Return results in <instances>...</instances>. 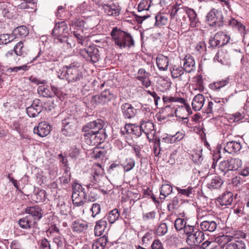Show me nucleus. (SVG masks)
<instances>
[{
  "label": "nucleus",
  "instance_id": "1",
  "mask_svg": "<svg viewBox=\"0 0 249 249\" xmlns=\"http://www.w3.org/2000/svg\"><path fill=\"white\" fill-rule=\"evenodd\" d=\"M79 68V63H71L63 67L58 76L61 79H66L68 83L77 82L83 79L82 72Z\"/></svg>",
  "mask_w": 249,
  "mask_h": 249
},
{
  "label": "nucleus",
  "instance_id": "2",
  "mask_svg": "<svg viewBox=\"0 0 249 249\" xmlns=\"http://www.w3.org/2000/svg\"><path fill=\"white\" fill-rule=\"evenodd\" d=\"M111 36L115 44L120 49L130 48L134 44V40L129 33L117 27L113 29Z\"/></svg>",
  "mask_w": 249,
  "mask_h": 249
},
{
  "label": "nucleus",
  "instance_id": "3",
  "mask_svg": "<svg viewBox=\"0 0 249 249\" xmlns=\"http://www.w3.org/2000/svg\"><path fill=\"white\" fill-rule=\"evenodd\" d=\"M104 173V169L100 164L94 165L89 177L90 183L88 187H94L96 189L102 187L104 184V181L106 179Z\"/></svg>",
  "mask_w": 249,
  "mask_h": 249
},
{
  "label": "nucleus",
  "instance_id": "4",
  "mask_svg": "<svg viewBox=\"0 0 249 249\" xmlns=\"http://www.w3.org/2000/svg\"><path fill=\"white\" fill-rule=\"evenodd\" d=\"M242 161L239 158H231L220 162L218 169L224 176L229 177L230 172L237 170L241 167Z\"/></svg>",
  "mask_w": 249,
  "mask_h": 249
},
{
  "label": "nucleus",
  "instance_id": "5",
  "mask_svg": "<svg viewBox=\"0 0 249 249\" xmlns=\"http://www.w3.org/2000/svg\"><path fill=\"white\" fill-rule=\"evenodd\" d=\"M186 6H181L180 4H174L171 6V9L169 10L171 18V22H176V24L179 25L181 21H185L186 19Z\"/></svg>",
  "mask_w": 249,
  "mask_h": 249
},
{
  "label": "nucleus",
  "instance_id": "6",
  "mask_svg": "<svg viewBox=\"0 0 249 249\" xmlns=\"http://www.w3.org/2000/svg\"><path fill=\"white\" fill-rule=\"evenodd\" d=\"M72 199L73 204L76 206H81L86 202L87 195L84 191V188L82 185L77 183H74L72 185Z\"/></svg>",
  "mask_w": 249,
  "mask_h": 249
},
{
  "label": "nucleus",
  "instance_id": "7",
  "mask_svg": "<svg viewBox=\"0 0 249 249\" xmlns=\"http://www.w3.org/2000/svg\"><path fill=\"white\" fill-rule=\"evenodd\" d=\"M224 17L221 11L215 8L212 9L207 14L206 20L211 26L215 27L223 25Z\"/></svg>",
  "mask_w": 249,
  "mask_h": 249
},
{
  "label": "nucleus",
  "instance_id": "8",
  "mask_svg": "<svg viewBox=\"0 0 249 249\" xmlns=\"http://www.w3.org/2000/svg\"><path fill=\"white\" fill-rule=\"evenodd\" d=\"M69 32V29L65 21L56 23L52 32V35L61 42H63L67 37L66 34Z\"/></svg>",
  "mask_w": 249,
  "mask_h": 249
},
{
  "label": "nucleus",
  "instance_id": "9",
  "mask_svg": "<svg viewBox=\"0 0 249 249\" xmlns=\"http://www.w3.org/2000/svg\"><path fill=\"white\" fill-rule=\"evenodd\" d=\"M80 54L87 61H91L94 63L98 62L100 58L98 49L94 46L80 50Z\"/></svg>",
  "mask_w": 249,
  "mask_h": 249
},
{
  "label": "nucleus",
  "instance_id": "10",
  "mask_svg": "<svg viewBox=\"0 0 249 249\" xmlns=\"http://www.w3.org/2000/svg\"><path fill=\"white\" fill-rule=\"evenodd\" d=\"M107 136L105 130L97 133H85L84 137L85 142L89 145H94L101 143Z\"/></svg>",
  "mask_w": 249,
  "mask_h": 249
},
{
  "label": "nucleus",
  "instance_id": "11",
  "mask_svg": "<svg viewBox=\"0 0 249 249\" xmlns=\"http://www.w3.org/2000/svg\"><path fill=\"white\" fill-rule=\"evenodd\" d=\"M105 124L104 121L101 119L96 120L87 123L82 128L83 131L85 133H97L102 132Z\"/></svg>",
  "mask_w": 249,
  "mask_h": 249
},
{
  "label": "nucleus",
  "instance_id": "12",
  "mask_svg": "<svg viewBox=\"0 0 249 249\" xmlns=\"http://www.w3.org/2000/svg\"><path fill=\"white\" fill-rule=\"evenodd\" d=\"M141 134L144 133L147 139L151 141L154 139L156 130L153 123L149 120L142 119L140 122Z\"/></svg>",
  "mask_w": 249,
  "mask_h": 249
},
{
  "label": "nucleus",
  "instance_id": "13",
  "mask_svg": "<svg viewBox=\"0 0 249 249\" xmlns=\"http://www.w3.org/2000/svg\"><path fill=\"white\" fill-rule=\"evenodd\" d=\"M151 0H142L139 4L138 7L139 14L135 15L136 20L138 23H141L149 17V14L143 15L142 12L148 11L151 5Z\"/></svg>",
  "mask_w": 249,
  "mask_h": 249
},
{
  "label": "nucleus",
  "instance_id": "14",
  "mask_svg": "<svg viewBox=\"0 0 249 249\" xmlns=\"http://www.w3.org/2000/svg\"><path fill=\"white\" fill-rule=\"evenodd\" d=\"M170 71L173 78H178L179 80L185 83L189 81V76L188 73L184 72V69L181 66L178 65H172Z\"/></svg>",
  "mask_w": 249,
  "mask_h": 249
},
{
  "label": "nucleus",
  "instance_id": "15",
  "mask_svg": "<svg viewBox=\"0 0 249 249\" xmlns=\"http://www.w3.org/2000/svg\"><path fill=\"white\" fill-rule=\"evenodd\" d=\"M204 240V234L203 232L198 229H196V230L187 237L186 242L188 245L193 246L201 243Z\"/></svg>",
  "mask_w": 249,
  "mask_h": 249
},
{
  "label": "nucleus",
  "instance_id": "16",
  "mask_svg": "<svg viewBox=\"0 0 249 249\" xmlns=\"http://www.w3.org/2000/svg\"><path fill=\"white\" fill-rule=\"evenodd\" d=\"M38 91L44 97H52L54 95L59 97L61 95L60 89L53 86H51V90L44 86H39Z\"/></svg>",
  "mask_w": 249,
  "mask_h": 249
},
{
  "label": "nucleus",
  "instance_id": "17",
  "mask_svg": "<svg viewBox=\"0 0 249 249\" xmlns=\"http://www.w3.org/2000/svg\"><path fill=\"white\" fill-rule=\"evenodd\" d=\"M114 98V95L108 89H105L99 95H95L93 99L98 103L104 105Z\"/></svg>",
  "mask_w": 249,
  "mask_h": 249
},
{
  "label": "nucleus",
  "instance_id": "18",
  "mask_svg": "<svg viewBox=\"0 0 249 249\" xmlns=\"http://www.w3.org/2000/svg\"><path fill=\"white\" fill-rule=\"evenodd\" d=\"M42 111V107L40 105V101L36 99L33 104L26 108V112L30 117H36Z\"/></svg>",
  "mask_w": 249,
  "mask_h": 249
},
{
  "label": "nucleus",
  "instance_id": "19",
  "mask_svg": "<svg viewBox=\"0 0 249 249\" xmlns=\"http://www.w3.org/2000/svg\"><path fill=\"white\" fill-rule=\"evenodd\" d=\"M51 126L45 122L40 123L37 127H35L34 132L41 137L47 136L50 132Z\"/></svg>",
  "mask_w": 249,
  "mask_h": 249
},
{
  "label": "nucleus",
  "instance_id": "20",
  "mask_svg": "<svg viewBox=\"0 0 249 249\" xmlns=\"http://www.w3.org/2000/svg\"><path fill=\"white\" fill-rule=\"evenodd\" d=\"M101 6L104 12L108 16L116 17L120 14V8L118 5L103 3Z\"/></svg>",
  "mask_w": 249,
  "mask_h": 249
},
{
  "label": "nucleus",
  "instance_id": "21",
  "mask_svg": "<svg viewBox=\"0 0 249 249\" xmlns=\"http://www.w3.org/2000/svg\"><path fill=\"white\" fill-rule=\"evenodd\" d=\"M62 132L66 136H71L74 130V125L71 119H65L62 121Z\"/></svg>",
  "mask_w": 249,
  "mask_h": 249
},
{
  "label": "nucleus",
  "instance_id": "22",
  "mask_svg": "<svg viewBox=\"0 0 249 249\" xmlns=\"http://www.w3.org/2000/svg\"><path fill=\"white\" fill-rule=\"evenodd\" d=\"M123 114L125 119H131L137 114V109L131 104L125 103L121 107Z\"/></svg>",
  "mask_w": 249,
  "mask_h": 249
},
{
  "label": "nucleus",
  "instance_id": "23",
  "mask_svg": "<svg viewBox=\"0 0 249 249\" xmlns=\"http://www.w3.org/2000/svg\"><path fill=\"white\" fill-rule=\"evenodd\" d=\"M241 148L240 142L232 141L226 143L224 148V151L229 154L233 155L239 151Z\"/></svg>",
  "mask_w": 249,
  "mask_h": 249
},
{
  "label": "nucleus",
  "instance_id": "24",
  "mask_svg": "<svg viewBox=\"0 0 249 249\" xmlns=\"http://www.w3.org/2000/svg\"><path fill=\"white\" fill-rule=\"evenodd\" d=\"M88 227V223L82 220H77L73 221L71 225L73 231L77 233L85 232Z\"/></svg>",
  "mask_w": 249,
  "mask_h": 249
},
{
  "label": "nucleus",
  "instance_id": "25",
  "mask_svg": "<svg viewBox=\"0 0 249 249\" xmlns=\"http://www.w3.org/2000/svg\"><path fill=\"white\" fill-rule=\"evenodd\" d=\"M26 213L31 215L34 220L40 219L43 215L42 210L38 205L27 207L25 210Z\"/></svg>",
  "mask_w": 249,
  "mask_h": 249
},
{
  "label": "nucleus",
  "instance_id": "26",
  "mask_svg": "<svg viewBox=\"0 0 249 249\" xmlns=\"http://www.w3.org/2000/svg\"><path fill=\"white\" fill-rule=\"evenodd\" d=\"M176 99L175 101H173V102H171V103H169L168 104V105L166 106V107H169L173 108L175 110V108H176V104H181V106L185 107V109L186 111V113L188 115L189 114L191 113V108L189 106V104H188L186 102V101L185 99H184L183 98L181 97H178L176 96Z\"/></svg>",
  "mask_w": 249,
  "mask_h": 249
},
{
  "label": "nucleus",
  "instance_id": "27",
  "mask_svg": "<svg viewBox=\"0 0 249 249\" xmlns=\"http://www.w3.org/2000/svg\"><path fill=\"white\" fill-rule=\"evenodd\" d=\"M205 97L201 94H197L193 98L192 102L193 109L195 111L200 110L205 103Z\"/></svg>",
  "mask_w": 249,
  "mask_h": 249
},
{
  "label": "nucleus",
  "instance_id": "28",
  "mask_svg": "<svg viewBox=\"0 0 249 249\" xmlns=\"http://www.w3.org/2000/svg\"><path fill=\"white\" fill-rule=\"evenodd\" d=\"M186 15H187L189 18L191 27L195 28L199 26V20L197 14L193 9L187 7Z\"/></svg>",
  "mask_w": 249,
  "mask_h": 249
},
{
  "label": "nucleus",
  "instance_id": "29",
  "mask_svg": "<svg viewBox=\"0 0 249 249\" xmlns=\"http://www.w3.org/2000/svg\"><path fill=\"white\" fill-rule=\"evenodd\" d=\"M107 224L106 217L97 221L94 228L95 236L101 235L107 228Z\"/></svg>",
  "mask_w": 249,
  "mask_h": 249
},
{
  "label": "nucleus",
  "instance_id": "30",
  "mask_svg": "<svg viewBox=\"0 0 249 249\" xmlns=\"http://www.w3.org/2000/svg\"><path fill=\"white\" fill-rule=\"evenodd\" d=\"M157 65L160 71H166L169 66L168 57L162 54H159L156 58Z\"/></svg>",
  "mask_w": 249,
  "mask_h": 249
},
{
  "label": "nucleus",
  "instance_id": "31",
  "mask_svg": "<svg viewBox=\"0 0 249 249\" xmlns=\"http://www.w3.org/2000/svg\"><path fill=\"white\" fill-rule=\"evenodd\" d=\"M217 225L214 221L204 220L201 222L200 227L202 231L212 232L215 231Z\"/></svg>",
  "mask_w": 249,
  "mask_h": 249
},
{
  "label": "nucleus",
  "instance_id": "32",
  "mask_svg": "<svg viewBox=\"0 0 249 249\" xmlns=\"http://www.w3.org/2000/svg\"><path fill=\"white\" fill-rule=\"evenodd\" d=\"M18 223L21 228L27 229L34 227L36 222L32 220L30 216H26L19 219Z\"/></svg>",
  "mask_w": 249,
  "mask_h": 249
},
{
  "label": "nucleus",
  "instance_id": "33",
  "mask_svg": "<svg viewBox=\"0 0 249 249\" xmlns=\"http://www.w3.org/2000/svg\"><path fill=\"white\" fill-rule=\"evenodd\" d=\"M183 61V68L187 73L195 70V61L192 56H186Z\"/></svg>",
  "mask_w": 249,
  "mask_h": 249
},
{
  "label": "nucleus",
  "instance_id": "34",
  "mask_svg": "<svg viewBox=\"0 0 249 249\" xmlns=\"http://www.w3.org/2000/svg\"><path fill=\"white\" fill-rule=\"evenodd\" d=\"M218 201L222 206L230 205L233 201V194L231 192H226L218 197Z\"/></svg>",
  "mask_w": 249,
  "mask_h": 249
},
{
  "label": "nucleus",
  "instance_id": "35",
  "mask_svg": "<svg viewBox=\"0 0 249 249\" xmlns=\"http://www.w3.org/2000/svg\"><path fill=\"white\" fill-rule=\"evenodd\" d=\"M12 33L15 39L22 38L28 35L29 31L26 26H20L15 28Z\"/></svg>",
  "mask_w": 249,
  "mask_h": 249
},
{
  "label": "nucleus",
  "instance_id": "36",
  "mask_svg": "<svg viewBox=\"0 0 249 249\" xmlns=\"http://www.w3.org/2000/svg\"><path fill=\"white\" fill-rule=\"evenodd\" d=\"M124 129L128 134L135 135L138 137L141 135L140 126L132 124H125Z\"/></svg>",
  "mask_w": 249,
  "mask_h": 249
},
{
  "label": "nucleus",
  "instance_id": "37",
  "mask_svg": "<svg viewBox=\"0 0 249 249\" xmlns=\"http://www.w3.org/2000/svg\"><path fill=\"white\" fill-rule=\"evenodd\" d=\"M223 182L221 179L218 176L213 177L207 182V187L211 189H218L222 184Z\"/></svg>",
  "mask_w": 249,
  "mask_h": 249
},
{
  "label": "nucleus",
  "instance_id": "38",
  "mask_svg": "<svg viewBox=\"0 0 249 249\" xmlns=\"http://www.w3.org/2000/svg\"><path fill=\"white\" fill-rule=\"evenodd\" d=\"M229 55L227 50L221 49L218 50L216 53L214 57V60H216L222 64H224L229 59Z\"/></svg>",
  "mask_w": 249,
  "mask_h": 249
},
{
  "label": "nucleus",
  "instance_id": "39",
  "mask_svg": "<svg viewBox=\"0 0 249 249\" xmlns=\"http://www.w3.org/2000/svg\"><path fill=\"white\" fill-rule=\"evenodd\" d=\"M107 241V236L105 235L99 238L93 243L92 249H105Z\"/></svg>",
  "mask_w": 249,
  "mask_h": 249
},
{
  "label": "nucleus",
  "instance_id": "40",
  "mask_svg": "<svg viewBox=\"0 0 249 249\" xmlns=\"http://www.w3.org/2000/svg\"><path fill=\"white\" fill-rule=\"evenodd\" d=\"M229 25L237 29L241 35H244L245 34V27L241 22L238 21L234 18H232L229 21Z\"/></svg>",
  "mask_w": 249,
  "mask_h": 249
},
{
  "label": "nucleus",
  "instance_id": "41",
  "mask_svg": "<svg viewBox=\"0 0 249 249\" xmlns=\"http://www.w3.org/2000/svg\"><path fill=\"white\" fill-rule=\"evenodd\" d=\"M225 249H246L245 243L241 240L231 242L226 246Z\"/></svg>",
  "mask_w": 249,
  "mask_h": 249
},
{
  "label": "nucleus",
  "instance_id": "42",
  "mask_svg": "<svg viewBox=\"0 0 249 249\" xmlns=\"http://www.w3.org/2000/svg\"><path fill=\"white\" fill-rule=\"evenodd\" d=\"M216 34L220 46H224L229 42L231 38L229 35L222 32H217Z\"/></svg>",
  "mask_w": 249,
  "mask_h": 249
},
{
  "label": "nucleus",
  "instance_id": "43",
  "mask_svg": "<svg viewBox=\"0 0 249 249\" xmlns=\"http://www.w3.org/2000/svg\"><path fill=\"white\" fill-rule=\"evenodd\" d=\"M171 87V82L165 79H160L158 83V88L162 92L169 89Z\"/></svg>",
  "mask_w": 249,
  "mask_h": 249
},
{
  "label": "nucleus",
  "instance_id": "44",
  "mask_svg": "<svg viewBox=\"0 0 249 249\" xmlns=\"http://www.w3.org/2000/svg\"><path fill=\"white\" fill-rule=\"evenodd\" d=\"M172 187L170 185L167 184L162 185L160 190V198L164 199L172 193Z\"/></svg>",
  "mask_w": 249,
  "mask_h": 249
},
{
  "label": "nucleus",
  "instance_id": "45",
  "mask_svg": "<svg viewBox=\"0 0 249 249\" xmlns=\"http://www.w3.org/2000/svg\"><path fill=\"white\" fill-rule=\"evenodd\" d=\"M219 106L220 105L219 103L216 101L209 102L205 112L207 114L212 113L214 112H217Z\"/></svg>",
  "mask_w": 249,
  "mask_h": 249
},
{
  "label": "nucleus",
  "instance_id": "46",
  "mask_svg": "<svg viewBox=\"0 0 249 249\" xmlns=\"http://www.w3.org/2000/svg\"><path fill=\"white\" fill-rule=\"evenodd\" d=\"M120 216V213L117 209L111 211L107 215L106 220L107 219L110 224L114 223Z\"/></svg>",
  "mask_w": 249,
  "mask_h": 249
},
{
  "label": "nucleus",
  "instance_id": "47",
  "mask_svg": "<svg viewBox=\"0 0 249 249\" xmlns=\"http://www.w3.org/2000/svg\"><path fill=\"white\" fill-rule=\"evenodd\" d=\"M229 78L227 77L221 81L214 82L213 84H211L210 85V88L213 90L219 89L227 85L229 83Z\"/></svg>",
  "mask_w": 249,
  "mask_h": 249
},
{
  "label": "nucleus",
  "instance_id": "48",
  "mask_svg": "<svg viewBox=\"0 0 249 249\" xmlns=\"http://www.w3.org/2000/svg\"><path fill=\"white\" fill-rule=\"evenodd\" d=\"M233 237L227 235H222L216 237L215 239L216 242L221 246L226 245L230 243Z\"/></svg>",
  "mask_w": 249,
  "mask_h": 249
},
{
  "label": "nucleus",
  "instance_id": "49",
  "mask_svg": "<svg viewBox=\"0 0 249 249\" xmlns=\"http://www.w3.org/2000/svg\"><path fill=\"white\" fill-rule=\"evenodd\" d=\"M15 39L13 33L11 34H3L0 35V44H7Z\"/></svg>",
  "mask_w": 249,
  "mask_h": 249
},
{
  "label": "nucleus",
  "instance_id": "50",
  "mask_svg": "<svg viewBox=\"0 0 249 249\" xmlns=\"http://www.w3.org/2000/svg\"><path fill=\"white\" fill-rule=\"evenodd\" d=\"M135 164V161L131 158L126 159L122 163L124 172H128L132 170Z\"/></svg>",
  "mask_w": 249,
  "mask_h": 249
},
{
  "label": "nucleus",
  "instance_id": "51",
  "mask_svg": "<svg viewBox=\"0 0 249 249\" xmlns=\"http://www.w3.org/2000/svg\"><path fill=\"white\" fill-rule=\"evenodd\" d=\"M155 25L162 26L166 24L168 21V18L165 15L158 14L155 16Z\"/></svg>",
  "mask_w": 249,
  "mask_h": 249
},
{
  "label": "nucleus",
  "instance_id": "52",
  "mask_svg": "<svg viewBox=\"0 0 249 249\" xmlns=\"http://www.w3.org/2000/svg\"><path fill=\"white\" fill-rule=\"evenodd\" d=\"M194 84L196 85V88L195 89H197L199 91H202L204 90V87L203 85L202 76L200 75L196 76L194 78Z\"/></svg>",
  "mask_w": 249,
  "mask_h": 249
},
{
  "label": "nucleus",
  "instance_id": "53",
  "mask_svg": "<svg viewBox=\"0 0 249 249\" xmlns=\"http://www.w3.org/2000/svg\"><path fill=\"white\" fill-rule=\"evenodd\" d=\"M168 231V227L164 223H162L157 227L156 230V233L159 236L164 235Z\"/></svg>",
  "mask_w": 249,
  "mask_h": 249
},
{
  "label": "nucleus",
  "instance_id": "54",
  "mask_svg": "<svg viewBox=\"0 0 249 249\" xmlns=\"http://www.w3.org/2000/svg\"><path fill=\"white\" fill-rule=\"evenodd\" d=\"M186 224V220L181 218H177L174 223L175 228L178 231H182Z\"/></svg>",
  "mask_w": 249,
  "mask_h": 249
},
{
  "label": "nucleus",
  "instance_id": "55",
  "mask_svg": "<svg viewBox=\"0 0 249 249\" xmlns=\"http://www.w3.org/2000/svg\"><path fill=\"white\" fill-rule=\"evenodd\" d=\"M45 194L44 190H40L33 196V199L36 203L44 202L45 200Z\"/></svg>",
  "mask_w": 249,
  "mask_h": 249
},
{
  "label": "nucleus",
  "instance_id": "56",
  "mask_svg": "<svg viewBox=\"0 0 249 249\" xmlns=\"http://www.w3.org/2000/svg\"><path fill=\"white\" fill-rule=\"evenodd\" d=\"M14 52L18 55H23L25 53V49L23 47L22 41H20L14 47Z\"/></svg>",
  "mask_w": 249,
  "mask_h": 249
},
{
  "label": "nucleus",
  "instance_id": "57",
  "mask_svg": "<svg viewBox=\"0 0 249 249\" xmlns=\"http://www.w3.org/2000/svg\"><path fill=\"white\" fill-rule=\"evenodd\" d=\"M53 242L55 244L57 249L61 248L64 245L65 240L61 235H55L53 239Z\"/></svg>",
  "mask_w": 249,
  "mask_h": 249
},
{
  "label": "nucleus",
  "instance_id": "58",
  "mask_svg": "<svg viewBox=\"0 0 249 249\" xmlns=\"http://www.w3.org/2000/svg\"><path fill=\"white\" fill-rule=\"evenodd\" d=\"M57 207L60 210V213L62 215H67L69 211V207L63 201H61L57 204Z\"/></svg>",
  "mask_w": 249,
  "mask_h": 249
},
{
  "label": "nucleus",
  "instance_id": "59",
  "mask_svg": "<svg viewBox=\"0 0 249 249\" xmlns=\"http://www.w3.org/2000/svg\"><path fill=\"white\" fill-rule=\"evenodd\" d=\"M90 211L91 213V216L93 217H96L101 212V206L97 203L92 204Z\"/></svg>",
  "mask_w": 249,
  "mask_h": 249
},
{
  "label": "nucleus",
  "instance_id": "60",
  "mask_svg": "<svg viewBox=\"0 0 249 249\" xmlns=\"http://www.w3.org/2000/svg\"><path fill=\"white\" fill-rule=\"evenodd\" d=\"M69 24L70 26L74 27L75 29L78 30L84 26L85 22L83 20L75 19L71 20Z\"/></svg>",
  "mask_w": 249,
  "mask_h": 249
},
{
  "label": "nucleus",
  "instance_id": "61",
  "mask_svg": "<svg viewBox=\"0 0 249 249\" xmlns=\"http://www.w3.org/2000/svg\"><path fill=\"white\" fill-rule=\"evenodd\" d=\"M176 189L178 194L189 197L193 193V188L189 186L186 189H181L179 187H176Z\"/></svg>",
  "mask_w": 249,
  "mask_h": 249
},
{
  "label": "nucleus",
  "instance_id": "62",
  "mask_svg": "<svg viewBox=\"0 0 249 249\" xmlns=\"http://www.w3.org/2000/svg\"><path fill=\"white\" fill-rule=\"evenodd\" d=\"M192 160L194 162L198 163L201 162L202 160V150L198 149L194 151L192 154Z\"/></svg>",
  "mask_w": 249,
  "mask_h": 249
},
{
  "label": "nucleus",
  "instance_id": "63",
  "mask_svg": "<svg viewBox=\"0 0 249 249\" xmlns=\"http://www.w3.org/2000/svg\"><path fill=\"white\" fill-rule=\"evenodd\" d=\"M195 50L198 53L204 54L206 51V44L204 41H200L196 45L195 47Z\"/></svg>",
  "mask_w": 249,
  "mask_h": 249
},
{
  "label": "nucleus",
  "instance_id": "64",
  "mask_svg": "<svg viewBox=\"0 0 249 249\" xmlns=\"http://www.w3.org/2000/svg\"><path fill=\"white\" fill-rule=\"evenodd\" d=\"M244 117V115L243 114L239 112H236L231 115L229 119L231 123L237 122L243 119Z\"/></svg>",
  "mask_w": 249,
  "mask_h": 249
}]
</instances>
